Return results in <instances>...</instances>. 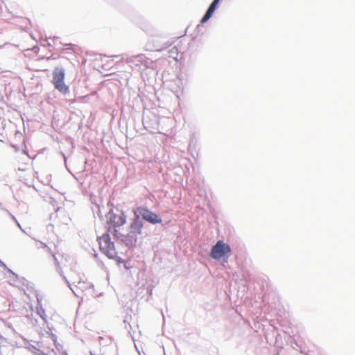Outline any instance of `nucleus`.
<instances>
[{
	"mask_svg": "<svg viewBox=\"0 0 355 355\" xmlns=\"http://www.w3.org/2000/svg\"><path fill=\"white\" fill-rule=\"evenodd\" d=\"M134 217L132 219L136 225L141 230H143L144 223L146 222L151 225H157L162 223V217L155 212L149 209L146 206H137L132 209Z\"/></svg>",
	"mask_w": 355,
	"mask_h": 355,
	"instance_id": "1",
	"label": "nucleus"
},
{
	"mask_svg": "<svg viewBox=\"0 0 355 355\" xmlns=\"http://www.w3.org/2000/svg\"><path fill=\"white\" fill-rule=\"evenodd\" d=\"M109 211L105 214L106 219L105 229L107 232L112 231V227H120L127 222L125 212L120 208V206H114L112 202H108Z\"/></svg>",
	"mask_w": 355,
	"mask_h": 355,
	"instance_id": "2",
	"label": "nucleus"
},
{
	"mask_svg": "<svg viewBox=\"0 0 355 355\" xmlns=\"http://www.w3.org/2000/svg\"><path fill=\"white\" fill-rule=\"evenodd\" d=\"M232 252V248L228 243L223 240H218L212 245L209 257L212 259L222 260L223 263H227Z\"/></svg>",
	"mask_w": 355,
	"mask_h": 355,
	"instance_id": "3",
	"label": "nucleus"
},
{
	"mask_svg": "<svg viewBox=\"0 0 355 355\" xmlns=\"http://www.w3.org/2000/svg\"><path fill=\"white\" fill-rule=\"evenodd\" d=\"M65 69L64 67H55L53 71L52 83L55 88L63 94L69 93V87L64 83Z\"/></svg>",
	"mask_w": 355,
	"mask_h": 355,
	"instance_id": "4",
	"label": "nucleus"
},
{
	"mask_svg": "<svg viewBox=\"0 0 355 355\" xmlns=\"http://www.w3.org/2000/svg\"><path fill=\"white\" fill-rule=\"evenodd\" d=\"M141 234L142 230L131 221L128 227V233L124 234L121 240V243L127 248H132L137 243L138 235H141Z\"/></svg>",
	"mask_w": 355,
	"mask_h": 355,
	"instance_id": "5",
	"label": "nucleus"
},
{
	"mask_svg": "<svg viewBox=\"0 0 355 355\" xmlns=\"http://www.w3.org/2000/svg\"><path fill=\"white\" fill-rule=\"evenodd\" d=\"M24 343V347L27 349L33 355H40L45 349L42 346V343L40 342H35L33 340H28L23 338Z\"/></svg>",
	"mask_w": 355,
	"mask_h": 355,
	"instance_id": "6",
	"label": "nucleus"
},
{
	"mask_svg": "<svg viewBox=\"0 0 355 355\" xmlns=\"http://www.w3.org/2000/svg\"><path fill=\"white\" fill-rule=\"evenodd\" d=\"M110 234V232L107 231H105V232L103 234L102 239L104 242V245H102L101 241H99L100 249L116 251L114 243L111 241Z\"/></svg>",
	"mask_w": 355,
	"mask_h": 355,
	"instance_id": "7",
	"label": "nucleus"
},
{
	"mask_svg": "<svg viewBox=\"0 0 355 355\" xmlns=\"http://www.w3.org/2000/svg\"><path fill=\"white\" fill-rule=\"evenodd\" d=\"M37 304L36 306V312L45 322H46V315L45 314V310L43 309L40 299L37 297Z\"/></svg>",
	"mask_w": 355,
	"mask_h": 355,
	"instance_id": "8",
	"label": "nucleus"
},
{
	"mask_svg": "<svg viewBox=\"0 0 355 355\" xmlns=\"http://www.w3.org/2000/svg\"><path fill=\"white\" fill-rule=\"evenodd\" d=\"M213 15L214 14H212L207 10H206L205 13L204 14V15L202 16V17L200 19V24H198L197 26L198 31H200V28L202 27V25L205 23L207 22L210 19V18L213 16Z\"/></svg>",
	"mask_w": 355,
	"mask_h": 355,
	"instance_id": "9",
	"label": "nucleus"
},
{
	"mask_svg": "<svg viewBox=\"0 0 355 355\" xmlns=\"http://www.w3.org/2000/svg\"><path fill=\"white\" fill-rule=\"evenodd\" d=\"M53 258V260H54V262H55V264L57 267V269L58 270H59V272L60 274V275L62 277L63 279L65 281V282L67 284V285L69 286V288H71V285H70V283L67 280V277L64 275L63 274V272L60 268V262L58 261L57 257H56V255L55 254H53L52 255Z\"/></svg>",
	"mask_w": 355,
	"mask_h": 355,
	"instance_id": "10",
	"label": "nucleus"
},
{
	"mask_svg": "<svg viewBox=\"0 0 355 355\" xmlns=\"http://www.w3.org/2000/svg\"><path fill=\"white\" fill-rule=\"evenodd\" d=\"M220 1L221 0H213L207 10L211 12L212 14H214L216 10L217 9Z\"/></svg>",
	"mask_w": 355,
	"mask_h": 355,
	"instance_id": "11",
	"label": "nucleus"
},
{
	"mask_svg": "<svg viewBox=\"0 0 355 355\" xmlns=\"http://www.w3.org/2000/svg\"><path fill=\"white\" fill-rule=\"evenodd\" d=\"M117 228L118 227H112V231L110 233H112L114 239H120L121 241L124 234L119 232Z\"/></svg>",
	"mask_w": 355,
	"mask_h": 355,
	"instance_id": "12",
	"label": "nucleus"
},
{
	"mask_svg": "<svg viewBox=\"0 0 355 355\" xmlns=\"http://www.w3.org/2000/svg\"><path fill=\"white\" fill-rule=\"evenodd\" d=\"M110 259H114L116 255V252L109 250H101Z\"/></svg>",
	"mask_w": 355,
	"mask_h": 355,
	"instance_id": "13",
	"label": "nucleus"
},
{
	"mask_svg": "<svg viewBox=\"0 0 355 355\" xmlns=\"http://www.w3.org/2000/svg\"><path fill=\"white\" fill-rule=\"evenodd\" d=\"M0 266L4 270H6L8 272L10 273L15 279L18 278V275L15 273L12 270L8 268L6 264L0 259Z\"/></svg>",
	"mask_w": 355,
	"mask_h": 355,
	"instance_id": "14",
	"label": "nucleus"
},
{
	"mask_svg": "<svg viewBox=\"0 0 355 355\" xmlns=\"http://www.w3.org/2000/svg\"><path fill=\"white\" fill-rule=\"evenodd\" d=\"M95 206L97 210L96 212H94V214H96L98 216L100 220H103L105 216L103 215L99 205L96 204Z\"/></svg>",
	"mask_w": 355,
	"mask_h": 355,
	"instance_id": "15",
	"label": "nucleus"
},
{
	"mask_svg": "<svg viewBox=\"0 0 355 355\" xmlns=\"http://www.w3.org/2000/svg\"><path fill=\"white\" fill-rule=\"evenodd\" d=\"M114 260H116V261L117 262L118 264L124 263V260L122 258H121L120 257H118L117 255H116Z\"/></svg>",
	"mask_w": 355,
	"mask_h": 355,
	"instance_id": "16",
	"label": "nucleus"
},
{
	"mask_svg": "<svg viewBox=\"0 0 355 355\" xmlns=\"http://www.w3.org/2000/svg\"><path fill=\"white\" fill-rule=\"evenodd\" d=\"M40 355H50L49 349V348L45 349V350H44L43 352L41 353Z\"/></svg>",
	"mask_w": 355,
	"mask_h": 355,
	"instance_id": "17",
	"label": "nucleus"
},
{
	"mask_svg": "<svg viewBox=\"0 0 355 355\" xmlns=\"http://www.w3.org/2000/svg\"><path fill=\"white\" fill-rule=\"evenodd\" d=\"M46 251H47L48 252H49L51 255H53V254H55V252H53L52 251V250L51 249V248H49V246H47V248H46Z\"/></svg>",
	"mask_w": 355,
	"mask_h": 355,
	"instance_id": "18",
	"label": "nucleus"
},
{
	"mask_svg": "<svg viewBox=\"0 0 355 355\" xmlns=\"http://www.w3.org/2000/svg\"><path fill=\"white\" fill-rule=\"evenodd\" d=\"M49 354L50 355H58L56 352L54 351V349H49Z\"/></svg>",
	"mask_w": 355,
	"mask_h": 355,
	"instance_id": "19",
	"label": "nucleus"
},
{
	"mask_svg": "<svg viewBox=\"0 0 355 355\" xmlns=\"http://www.w3.org/2000/svg\"><path fill=\"white\" fill-rule=\"evenodd\" d=\"M40 244L44 248H47V246H48L46 243H44L43 242H40Z\"/></svg>",
	"mask_w": 355,
	"mask_h": 355,
	"instance_id": "20",
	"label": "nucleus"
},
{
	"mask_svg": "<svg viewBox=\"0 0 355 355\" xmlns=\"http://www.w3.org/2000/svg\"><path fill=\"white\" fill-rule=\"evenodd\" d=\"M16 223H17V226H18L21 230H22V228H21V225L19 224V223L17 220H16Z\"/></svg>",
	"mask_w": 355,
	"mask_h": 355,
	"instance_id": "21",
	"label": "nucleus"
},
{
	"mask_svg": "<svg viewBox=\"0 0 355 355\" xmlns=\"http://www.w3.org/2000/svg\"><path fill=\"white\" fill-rule=\"evenodd\" d=\"M11 217H12V220H14L16 222V220H17L16 218L13 215H11Z\"/></svg>",
	"mask_w": 355,
	"mask_h": 355,
	"instance_id": "22",
	"label": "nucleus"
},
{
	"mask_svg": "<svg viewBox=\"0 0 355 355\" xmlns=\"http://www.w3.org/2000/svg\"><path fill=\"white\" fill-rule=\"evenodd\" d=\"M57 39H58V37H56V36H54V37H53V40H57Z\"/></svg>",
	"mask_w": 355,
	"mask_h": 355,
	"instance_id": "23",
	"label": "nucleus"
},
{
	"mask_svg": "<svg viewBox=\"0 0 355 355\" xmlns=\"http://www.w3.org/2000/svg\"><path fill=\"white\" fill-rule=\"evenodd\" d=\"M140 56H141V55H137L136 57L139 58Z\"/></svg>",
	"mask_w": 355,
	"mask_h": 355,
	"instance_id": "24",
	"label": "nucleus"
},
{
	"mask_svg": "<svg viewBox=\"0 0 355 355\" xmlns=\"http://www.w3.org/2000/svg\"><path fill=\"white\" fill-rule=\"evenodd\" d=\"M119 55H114V58H118Z\"/></svg>",
	"mask_w": 355,
	"mask_h": 355,
	"instance_id": "25",
	"label": "nucleus"
}]
</instances>
